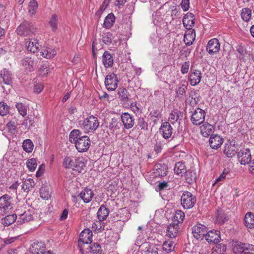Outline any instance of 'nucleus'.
<instances>
[{
    "mask_svg": "<svg viewBox=\"0 0 254 254\" xmlns=\"http://www.w3.org/2000/svg\"><path fill=\"white\" fill-rule=\"evenodd\" d=\"M39 43L36 39H29L26 43L27 50L31 53H35L39 49Z\"/></svg>",
    "mask_w": 254,
    "mask_h": 254,
    "instance_id": "obj_31",
    "label": "nucleus"
},
{
    "mask_svg": "<svg viewBox=\"0 0 254 254\" xmlns=\"http://www.w3.org/2000/svg\"><path fill=\"white\" fill-rule=\"evenodd\" d=\"M159 190H168L170 189L168 183L165 181L159 182L157 186Z\"/></svg>",
    "mask_w": 254,
    "mask_h": 254,
    "instance_id": "obj_61",
    "label": "nucleus"
},
{
    "mask_svg": "<svg viewBox=\"0 0 254 254\" xmlns=\"http://www.w3.org/2000/svg\"><path fill=\"white\" fill-rule=\"evenodd\" d=\"M118 80L117 75L114 73H109L105 77V85L110 91H114L118 87Z\"/></svg>",
    "mask_w": 254,
    "mask_h": 254,
    "instance_id": "obj_11",
    "label": "nucleus"
},
{
    "mask_svg": "<svg viewBox=\"0 0 254 254\" xmlns=\"http://www.w3.org/2000/svg\"><path fill=\"white\" fill-rule=\"evenodd\" d=\"M187 90V86L184 84H180L177 85L176 90V97L179 99H182L185 95Z\"/></svg>",
    "mask_w": 254,
    "mask_h": 254,
    "instance_id": "obj_36",
    "label": "nucleus"
},
{
    "mask_svg": "<svg viewBox=\"0 0 254 254\" xmlns=\"http://www.w3.org/2000/svg\"><path fill=\"white\" fill-rule=\"evenodd\" d=\"M79 125L85 133H94L99 126V122L97 117L91 115L84 120L79 121Z\"/></svg>",
    "mask_w": 254,
    "mask_h": 254,
    "instance_id": "obj_2",
    "label": "nucleus"
},
{
    "mask_svg": "<svg viewBox=\"0 0 254 254\" xmlns=\"http://www.w3.org/2000/svg\"><path fill=\"white\" fill-rule=\"evenodd\" d=\"M33 216L30 211L24 212L19 215L17 222L19 224H23L33 220Z\"/></svg>",
    "mask_w": 254,
    "mask_h": 254,
    "instance_id": "obj_37",
    "label": "nucleus"
},
{
    "mask_svg": "<svg viewBox=\"0 0 254 254\" xmlns=\"http://www.w3.org/2000/svg\"><path fill=\"white\" fill-rule=\"evenodd\" d=\"M226 246L222 243L218 244L212 249V254H225Z\"/></svg>",
    "mask_w": 254,
    "mask_h": 254,
    "instance_id": "obj_47",
    "label": "nucleus"
},
{
    "mask_svg": "<svg viewBox=\"0 0 254 254\" xmlns=\"http://www.w3.org/2000/svg\"><path fill=\"white\" fill-rule=\"evenodd\" d=\"M8 131L12 134H14L16 132V127L14 122L10 121L6 125Z\"/></svg>",
    "mask_w": 254,
    "mask_h": 254,
    "instance_id": "obj_63",
    "label": "nucleus"
},
{
    "mask_svg": "<svg viewBox=\"0 0 254 254\" xmlns=\"http://www.w3.org/2000/svg\"><path fill=\"white\" fill-rule=\"evenodd\" d=\"M38 7V3L35 0H32L30 1L28 6V11L30 14L33 15L36 13Z\"/></svg>",
    "mask_w": 254,
    "mask_h": 254,
    "instance_id": "obj_52",
    "label": "nucleus"
},
{
    "mask_svg": "<svg viewBox=\"0 0 254 254\" xmlns=\"http://www.w3.org/2000/svg\"><path fill=\"white\" fill-rule=\"evenodd\" d=\"M33 143L30 139H27L24 140L22 147L26 152L28 153L31 152L33 150Z\"/></svg>",
    "mask_w": 254,
    "mask_h": 254,
    "instance_id": "obj_49",
    "label": "nucleus"
},
{
    "mask_svg": "<svg viewBox=\"0 0 254 254\" xmlns=\"http://www.w3.org/2000/svg\"><path fill=\"white\" fill-rule=\"evenodd\" d=\"M184 37V41L187 46L192 45L195 39V32L193 29H187Z\"/></svg>",
    "mask_w": 254,
    "mask_h": 254,
    "instance_id": "obj_22",
    "label": "nucleus"
},
{
    "mask_svg": "<svg viewBox=\"0 0 254 254\" xmlns=\"http://www.w3.org/2000/svg\"><path fill=\"white\" fill-rule=\"evenodd\" d=\"M210 146L213 149L219 148L223 142V138L218 134H213L209 139Z\"/></svg>",
    "mask_w": 254,
    "mask_h": 254,
    "instance_id": "obj_21",
    "label": "nucleus"
},
{
    "mask_svg": "<svg viewBox=\"0 0 254 254\" xmlns=\"http://www.w3.org/2000/svg\"><path fill=\"white\" fill-rule=\"evenodd\" d=\"M179 119V112L172 111L170 114L169 121L173 124H175Z\"/></svg>",
    "mask_w": 254,
    "mask_h": 254,
    "instance_id": "obj_60",
    "label": "nucleus"
},
{
    "mask_svg": "<svg viewBox=\"0 0 254 254\" xmlns=\"http://www.w3.org/2000/svg\"><path fill=\"white\" fill-rule=\"evenodd\" d=\"M74 144L78 152H84L88 150L90 146L91 140L88 136L83 135Z\"/></svg>",
    "mask_w": 254,
    "mask_h": 254,
    "instance_id": "obj_10",
    "label": "nucleus"
},
{
    "mask_svg": "<svg viewBox=\"0 0 254 254\" xmlns=\"http://www.w3.org/2000/svg\"><path fill=\"white\" fill-rule=\"evenodd\" d=\"M180 5L184 11H188L190 7V0H182Z\"/></svg>",
    "mask_w": 254,
    "mask_h": 254,
    "instance_id": "obj_64",
    "label": "nucleus"
},
{
    "mask_svg": "<svg viewBox=\"0 0 254 254\" xmlns=\"http://www.w3.org/2000/svg\"><path fill=\"white\" fill-rule=\"evenodd\" d=\"M121 213H122L123 215V216L121 217L120 220L123 222H126L130 219L131 214L129 213L127 209L126 208H123L121 209Z\"/></svg>",
    "mask_w": 254,
    "mask_h": 254,
    "instance_id": "obj_58",
    "label": "nucleus"
},
{
    "mask_svg": "<svg viewBox=\"0 0 254 254\" xmlns=\"http://www.w3.org/2000/svg\"><path fill=\"white\" fill-rule=\"evenodd\" d=\"M13 208L12 197L5 194L0 197V211L8 212Z\"/></svg>",
    "mask_w": 254,
    "mask_h": 254,
    "instance_id": "obj_7",
    "label": "nucleus"
},
{
    "mask_svg": "<svg viewBox=\"0 0 254 254\" xmlns=\"http://www.w3.org/2000/svg\"><path fill=\"white\" fill-rule=\"evenodd\" d=\"M92 241V232L89 229H85L83 230L80 234L78 245L79 250L82 249L83 245L90 244Z\"/></svg>",
    "mask_w": 254,
    "mask_h": 254,
    "instance_id": "obj_9",
    "label": "nucleus"
},
{
    "mask_svg": "<svg viewBox=\"0 0 254 254\" xmlns=\"http://www.w3.org/2000/svg\"><path fill=\"white\" fill-rule=\"evenodd\" d=\"M41 197L45 199L48 200L51 197V193L48 189L45 187H42L40 190Z\"/></svg>",
    "mask_w": 254,
    "mask_h": 254,
    "instance_id": "obj_53",
    "label": "nucleus"
},
{
    "mask_svg": "<svg viewBox=\"0 0 254 254\" xmlns=\"http://www.w3.org/2000/svg\"><path fill=\"white\" fill-rule=\"evenodd\" d=\"M220 49V44L219 40L216 38L210 40L206 47V50L211 55H214L219 52Z\"/></svg>",
    "mask_w": 254,
    "mask_h": 254,
    "instance_id": "obj_16",
    "label": "nucleus"
},
{
    "mask_svg": "<svg viewBox=\"0 0 254 254\" xmlns=\"http://www.w3.org/2000/svg\"><path fill=\"white\" fill-rule=\"evenodd\" d=\"M196 199L194 195L188 191H185L181 196V205L185 209L191 208L196 203Z\"/></svg>",
    "mask_w": 254,
    "mask_h": 254,
    "instance_id": "obj_5",
    "label": "nucleus"
},
{
    "mask_svg": "<svg viewBox=\"0 0 254 254\" xmlns=\"http://www.w3.org/2000/svg\"><path fill=\"white\" fill-rule=\"evenodd\" d=\"M113 39V35L110 32L105 33L102 37L103 42L106 45H109L111 44Z\"/></svg>",
    "mask_w": 254,
    "mask_h": 254,
    "instance_id": "obj_57",
    "label": "nucleus"
},
{
    "mask_svg": "<svg viewBox=\"0 0 254 254\" xmlns=\"http://www.w3.org/2000/svg\"><path fill=\"white\" fill-rule=\"evenodd\" d=\"M22 65L24 67L27 71H31L33 70L34 67L36 66V63L31 57H26L21 61Z\"/></svg>",
    "mask_w": 254,
    "mask_h": 254,
    "instance_id": "obj_26",
    "label": "nucleus"
},
{
    "mask_svg": "<svg viewBox=\"0 0 254 254\" xmlns=\"http://www.w3.org/2000/svg\"><path fill=\"white\" fill-rule=\"evenodd\" d=\"M193 237L197 240H203L207 232L206 227L201 224H197L191 228Z\"/></svg>",
    "mask_w": 254,
    "mask_h": 254,
    "instance_id": "obj_14",
    "label": "nucleus"
},
{
    "mask_svg": "<svg viewBox=\"0 0 254 254\" xmlns=\"http://www.w3.org/2000/svg\"><path fill=\"white\" fill-rule=\"evenodd\" d=\"M185 216V213L182 210H177L174 216L173 222L179 225L183 222Z\"/></svg>",
    "mask_w": 254,
    "mask_h": 254,
    "instance_id": "obj_44",
    "label": "nucleus"
},
{
    "mask_svg": "<svg viewBox=\"0 0 254 254\" xmlns=\"http://www.w3.org/2000/svg\"><path fill=\"white\" fill-rule=\"evenodd\" d=\"M213 129V127L207 122L204 123V124L200 126L201 134L205 137H207L210 135L212 133Z\"/></svg>",
    "mask_w": 254,
    "mask_h": 254,
    "instance_id": "obj_32",
    "label": "nucleus"
},
{
    "mask_svg": "<svg viewBox=\"0 0 254 254\" xmlns=\"http://www.w3.org/2000/svg\"><path fill=\"white\" fill-rule=\"evenodd\" d=\"M238 159L241 165H246L252 160V155L249 148H242L237 153Z\"/></svg>",
    "mask_w": 254,
    "mask_h": 254,
    "instance_id": "obj_12",
    "label": "nucleus"
},
{
    "mask_svg": "<svg viewBox=\"0 0 254 254\" xmlns=\"http://www.w3.org/2000/svg\"><path fill=\"white\" fill-rule=\"evenodd\" d=\"M202 78V73L198 69H191L189 74V81L191 86L198 84Z\"/></svg>",
    "mask_w": 254,
    "mask_h": 254,
    "instance_id": "obj_20",
    "label": "nucleus"
},
{
    "mask_svg": "<svg viewBox=\"0 0 254 254\" xmlns=\"http://www.w3.org/2000/svg\"><path fill=\"white\" fill-rule=\"evenodd\" d=\"M245 225L247 228H254V215L251 212L247 213L245 217Z\"/></svg>",
    "mask_w": 254,
    "mask_h": 254,
    "instance_id": "obj_39",
    "label": "nucleus"
},
{
    "mask_svg": "<svg viewBox=\"0 0 254 254\" xmlns=\"http://www.w3.org/2000/svg\"><path fill=\"white\" fill-rule=\"evenodd\" d=\"M237 145L234 140H229L224 145V153L229 158L234 156L238 152Z\"/></svg>",
    "mask_w": 254,
    "mask_h": 254,
    "instance_id": "obj_13",
    "label": "nucleus"
},
{
    "mask_svg": "<svg viewBox=\"0 0 254 254\" xmlns=\"http://www.w3.org/2000/svg\"><path fill=\"white\" fill-rule=\"evenodd\" d=\"M12 75L10 71L4 68L0 71V84L10 85L12 84Z\"/></svg>",
    "mask_w": 254,
    "mask_h": 254,
    "instance_id": "obj_19",
    "label": "nucleus"
},
{
    "mask_svg": "<svg viewBox=\"0 0 254 254\" xmlns=\"http://www.w3.org/2000/svg\"><path fill=\"white\" fill-rule=\"evenodd\" d=\"M205 238L209 243L217 244L221 240L220 231L216 230H212L208 232L207 231Z\"/></svg>",
    "mask_w": 254,
    "mask_h": 254,
    "instance_id": "obj_18",
    "label": "nucleus"
},
{
    "mask_svg": "<svg viewBox=\"0 0 254 254\" xmlns=\"http://www.w3.org/2000/svg\"><path fill=\"white\" fill-rule=\"evenodd\" d=\"M154 174L155 177H163L167 175V168L161 164H156L154 167Z\"/></svg>",
    "mask_w": 254,
    "mask_h": 254,
    "instance_id": "obj_34",
    "label": "nucleus"
},
{
    "mask_svg": "<svg viewBox=\"0 0 254 254\" xmlns=\"http://www.w3.org/2000/svg\"><path fill=\"white\" fill-rule=\"evenodd\" d=\"M80 251L83 254H102V249L98 243L83 245Z\"/></svg>",
    "mask_w": 254,
    "mask_h": 254,
    "instance_id": "obj_6",
    "label": "nucleus"
},
{
    "mask_svg": "<svg viewBox=\"0 0 254 254\" xmlns=\"http://www.w3.org/2000/svg\"><path fill=\"white\" fill-rule=\"evenodd\" d=\"M35 183L33 179L29 178L23 182L21 186V189L24 192L28 193L34 187Z\"/></svg>",
    "mask_w": 254,
    "mask_h": 254,
    "instance_id": "obj_35",
    "label": "nucleus"
},
{
    "mask_svg": "<svg viewBox=\"0 0 254 254\" xmlns=\"http://www.w3.org/2000/svg\"><path fill=\"white\" fill-rule=\"evenodd\" d=\"M175 246V244L174 242L168 240L163 243L162 249L167 253H169L174 250Z\"/></svg>",
    "mask_w": 254,
    "mask_h": 254,
    "instance_id": "obj_48",
    "label": "nucleus"
},
{
    "mask_svg": "<svg viewBox=\"0 0 254 254\" xmlns=\"http://www.w3.org/2000/svg\"><path fill=\"white\" fill-rule=\"evenodd\" d=\"M94 195L93 190L88 188H85L77 196L74 195H72V196L73 200L76 199L77 197L79 196L80 198L83 200L84 203H87L90 202L92 200Z\"/></svg>",
    "mask_w": 254,
    "mask_h": 254,
    "instance_id": "obj_15",
    "label": "nucleus"
},
{
    "mask_svg": "<svg viewBox=\"0 0 254 254\" xmlns=\"http://www.w3.org/2000/svg\"><path fill=\"white\" fill-rule=\"evenodd\" d=\"M121 127V123L116 118H112L108 126L109 130L112 133L119 131Z\"/></svg>",
    "mask_w": 254,
    "mask_h": 254,
    "instance_id": "obj_28",
    "label": "nucleus"
},
{
    "mask_svg": "<svg viewBox=\"0 0 254 254\" xmlns=\"http://www.w3.org/2000/svg\"><path fill=\"white\" fill-rule=\"evenodd\" d=\"M179 226L177 223H171L167 227V234L170 238H175L179 232Z\"/></svg>",
    "mask_w": 254,
    "mask_h": 254,
    "instance_id": "obj_33",
    "label": "nucleus"
},
{
    "mask_svg": "<svg viewBox=\"0 0 254 254\" xmlns=\"http://www.w3.org/2000/svg\"><path fill=\"white\" fill-rule=\"evenodd\" d=\"M58 15L53 14L48 21V24L53 31H56L58 29Z\"/></svg>",
    "mask_w": 254,
    "mask_h": 254,
    "instance_id": "obj_45",
    "label": "nucleus"
},
{
    "mask_svg": "<svg viewBox=\"0 0 254 254\" xmlns=\"http://www.w3.org/2000/svg\"><path fill=\"white\" fill-rule=\"evenodd\" d=\"M9 112V107L3 102H0V115L3 116L6 115Z\"/></svg>",
    "mask_w": 254,
    "mask_h": 254,
    "instance_id": "obj_56",
    "label": "nucleus"
},
{
    "mask_svg": "<svg viewBox=\"0 0 254 254\" xmlns=\"http://www.w3.org/2000/svg\"><path fill=\"white\" fill-rule=\"evenodd\" d=\"M56 54V51L52 48L43 47L41 49V56L46 59L53 58Z\"/></svg>",
    "mask_w": 254,
    "mask_h": 254,
    "instance_id": "obj_29",
    "label": "nucleus"
},
{
    "mask_svg": "<svg viewBox=\"0 0 254 254\" xmlns=\"http://www.w3.org/2000/svg\"><path fill=\"white\" fill-rule=\"evenodd\" d=\"M37 32V28L33 24L28 21H24L17 28V34L21 36H31Z\"/></svg>",
    "mask_w": 254,
    "mask_h": 254,
    "instance_id": "obj_3",
    "label": "nucleus"
},
{
    "mask_svg": "<svg viewBox=\"0 0 254 254\" xmlns=\"http://www.w3.org/2000/svg\"><path fill=\"white\" fill-rule=\"evenodd\" d=\"M141 247H145V249H147L146 250L143 251L145 254H157V251L155 250H154L149 245L146 243L143 245H141Z\"/></svg>",
    "mask_w": 254,
    "mask_h": 254,
    "instance_id": "obj_62",
    "label": "nucleus"
},
{
    "mask_svg": "<svg viewBox=\"0 0 254 254\" xmlns=\"http://www.w3.org/2000/svg\"><path fill=\"white\" fill-rule=\"evenodd\" d=\"M241 17L245 21H248L250 20L252 16V11L249 8H245L242 9L241 12Z\"/></svg>",
    "mask_w": 254,
    "mask_h": 254,
    "instance_id": "obj_50",
    "label": "nucleus"
},
{
    "mask_svg": "<svg viewBox=\"0 0 254 254\" xmlns=\"http://www.w3.org/2000/svg\"><path fill=\"white\" fill-rule=\"evenodd\" d=\"M26 165L29 171L33 172L37 166L36 160L34 158L28 159Z\"/></svg>",
    "mask_w": 254,
    "mask_h": 254,
    "instance_id": "obj_51",
    "label": "nucleus"
},
{
    "mask_svg": "<svg viewBox=\"0 0 254 254\" xmlns=\"http://www.w3.org/2000/svg\"><path fill=\"white\" fill-rule=\"evenodd\" d=\"M109 208H107L106 206L104 204L101 205L100 208L98 209V210L97 213V216L98 219L99 220L98 222V223H100V225H101V222L103 220H105L107 218L109 215Z\"/></svg>",
    "mask_w": 254,
    "mask_h": 254,
    "instance_id": "obj_27",
    "label": "nucleus"
},
{
    "mask_svg": "<svg viewBox=\"0 0 254 254\" xmlns=\"http://www.w3.org/2000/svg\"><path fill=\"white\" fill-rule=\"evenodd\" d=\"M233 250L236 254H254V245L236 241L233 244Z\"/></svg>",
    "mask_w": 254,
    "mask_h": 254,
    "instance_id": "obj_4",
    "label": "nucleus"
},
{
    "mask_svg": "<svg viewBox=\"0 0 254 254\" xmlns=\"http://www.w3.org/2000/svg\"><path fill=\"white\" fill-rule=\"evenodd\" d=\"M205 112L198 108L192 112L191 115L190 121L193 125L198 126L204 123L205 117Z\"/></svg>",
    "mask_w": 254,
    "mask_h": 254,
    "instance_id": "obj_8",
    "label": "nucleus"
},
{
    "mask_svg": "<svg viewBox=\"0 0 254 254\" xmlns=\"http://www.w3.org/2000/svg\"><path fill=\"white\" fill-rule=\"evenodd\" d=\"M15 106L19 114L23 117H24L27 114L26 107L22 103H17Z\"/></svg>",
    "mask_w": 254,
    "mask_h": 254,
    "instance_id": "obj_55",
    "label": "nucleus"
},
{
    "mask_svg": "<svg viewBox=\"0 0 254 254\" xmlns=\"http://www.w3.org/2000/svg\"><path fill=\"white\" fill-rule=\"evenodd\" d=\"M163 137L165 139L170 138L173 132V128L169 122L163 123L160 127Z\"/></svg>",
    "mask_w": 254,
    "mask_h": 254,
    "instance_id": "obj_24",
    "label": "nucleus"
},
{
    "mask_svg": "<svg viewBox=\"0 0 254 254\" xmlns=\"http://www.w3.org/2000/svg\"><path fill=\"white\" fill-rule=\"evenodd\" d=\"M16 219L17 215L15 214L7 215L2 219V223L3 225L8 226L14 223Z\"/></svg>",
    "mask_w": 254,
    "mask_h": 254,
    "instance_id": "obj_42",
    "label": "nucleus"
},
{
    "mask_svg": "<svg viewBox=\"0 0 254 254\" xmlns=\"http://www.w3.org/2000/svg\"><path fill=\"white\" fill-rule=\"evenodd\" d=\"M174 170L176 174L183 176L186 172V167L184 163L182 162L176 163Z\"/></svg>",
    "mask_w": 254,
    "mask_h": 254,
    "instance_id": "obj_38",
    "label": "nucleus"
},
{
    "mask_svg": "<svg viewBox=\"0 0 254 254\" xmlns=\"http://www.w3.org/2000/svg\"><path fill=\"white\" fill-rule=\"evenodd\" d=\"M115 21V17L113 13L109 14L105 18L103 26L104 27L109 29L113 25Z\"/></svg>",
    "mask_w": 254,
    "mask_h": 254,
    "instance_id": "obj_41",
    "label": "nucleus"
},
{
    "mask_svg": "<svg viewBox=\"0 0 254 254\" xmlns=\"http://www.w3.org/2000/svg\"><path fill=\"white\" fill-rule=\"evenodd\" d=\"M102 62L106 68L111 67L113 65V58L109 52L105 51L104 53L102 56Z\"/></svg>",
    "mask_w": 254,
    "mask_h": 254,
    "instance_id": "obj_30",
    "label": "nucleus"
},
{
    "mask_svg": "<svg viewBox=\"0 0 254 254\" xmlns=\"http://www.w3.org/2000/svg\"><path fill=\"white\" fill-rule=\"evenodd\" d=\"M141 129L147 130L148 128V124L145 121L143 118H139L137 120V126Z\"/></svg>",
    "mask_w": 254,
    "mask_h": 254,
    "instance_id": "obj_59",
    "label": "nucleus"
},
{
    "mask_svg": "<svg viewBox=\"0 0 254 254\" xmlns=\"http://www.w3.org/2000/svg\"><path fill=\"white\" fill-rule=\"evenodd\" d=\"M121 121L126 129H129L132 128L135 123L134 117L129 113L125 112L121 115Z\"/></svg>",
    "mask_w": 254,
    "mask_h": 254,
    "instance_id": "obj_17",
    "label": "nucleus"
},
{
    "mask_svg": "<svg viewBox=\"0 0 254 254\" xmlns=\"http://www.w3.org/2000/svg\"><path fill=\"white\" fill-rule=\"evenodd\" d=\"M121 101L127 102L128 100L129 94L127 90L124 87H120L118 93Z\"/></svg>",
    "mask_w": 254,
    "mask_h": 254,
    "instance_id": "obj_46",
    "label": "nucleus"
},
{
    "mask_svg": "<svg viewBox=\"0 0 254 254\" xmlns=\"http://www.w3.org/2000/svg\"><path fill=\"white\" fill-rule=\"evenodd\" d=\"M45 248L43 243L34 242L31 245L29 251L32 254H42L45 252Z\"/></svg>",
    "mask_w": 254,
    "mask_h": 254,
    "instance_id": "obj_25",
    "label": "nucleus"
},
{
    "mask_svg": "<svg viewBox=\"0 0 254 254\" xmlns=\"http://www.w3.org/2000/svg\"><path fill=\"white\" fill-rule=\"evenodd\" d=\"M194 15L191 12H188L183 19V24L186 29H192L194 24Z\"/></svg>",
    "mask_w": 254,
    "mask_h": 254,
    "instance_id": "obj_23",
    "label": "nucleus"
},
{
    "mask_svg": "<svg viewBox=\"0 0 254 254\" xmlns=\"http://www.w3.org/2000/svg\"><path fill=\"white\" fill-rule=\"evenodd\" d=\"M185 179L188 183L191 184L195 181L197 176L196 173L192 170L187 171L184 174Z\"/></svg>",
    "mask_w": 254,
    "mask_h": 254,
    "instance_id": "obj_43",
    "label": "nucleus"
},
{
    "mask_svg": "<svg viewBox=\"0 0 254 254\" xmlns=\"http://www.w3.org/2000/svg\"><path fill=\"white\" fill-rule=\"evenodd\" d=\"M63 165L65 169H70L78 173L85 172L86 170V161L83 157L66 156L64 159Z\"/></svg>",
    "mask_w": 254,
    "mask_h": 254,
    "instance_id": "obj_1",
    "label": "nucleus"
},
{
    "mask_svg": "<svg viewBox=\"0 0 254 254\" xmlns=\"http://www.w3.org/2000/svg\"><path fill=\"white\" fill-rule=\"evenodd\" d=\"M228 173V170L226 169H225L222 173H221L220 176L216 179L213 185L214 186L215 184H218V186H219L220 184V182H223L225 180L226 175Z\"/></svg>",
    "mask_w": 254,
    "mask_h": 254,
    "instance_id": "obj_54",
    "label": "nucleus"
},
{
    "mask_svg": "<svg viewBox=\"0 0 254 254\" xmlns=\"http://www.w3.org/2000/svg\"><path fill=\"white\" fill-rule=\"evenodd\" d=\"M81 132L78 129L72 130L69 134V141L74 144L82 136H81Z\"/></svg>",
    "mask_w": 254,
    "mask_h": 254,
    "instance_id": "obj_40",
    "label": "nucleus"
}]
</instances>
